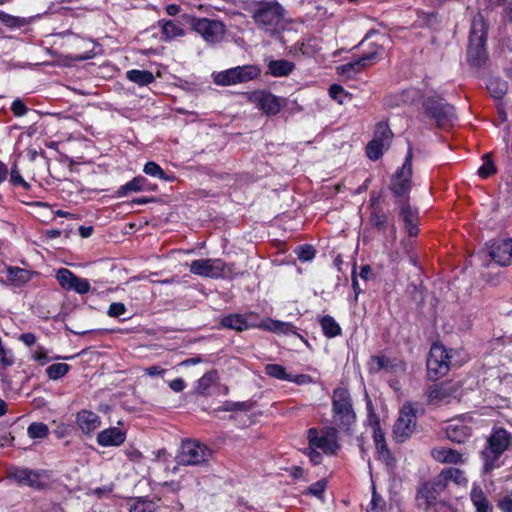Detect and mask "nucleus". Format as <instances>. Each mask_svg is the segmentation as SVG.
<instances>
[{"instance_id": "nucleus-36", "label": "nucleus", "mask_w": 512, "mask_h": 512, "mask_svg": "<svg viewBox=\"0 0 512 512\" xmlns=\"http://www.w3.org/2000/svg\"><path fill=\"white\" fill-rule=\"evenodd\" d=\"M126 76L131 82H134L139 86L151 84L155 80L152 72L148 70L132 69L127 71Z\"/></svg>"}, {"instance_id": "nucleus-11", "label": "nucleus", "mask_w": 512, "mask_h": 512, "mask_svg": "<svg viewBox=\"0 0 512 512\" xmlns=\"http://www.w3.org/2000/svg\"><path fill=\"white\" fill-rule=\"evenodd\" d=\"M191 28L210 45H216L223 41L226 34V25L217 19L206 17H193Z\"/></svg>"}, {"instance_id": "nucleus-51", "label": "nucleus", "mask_w": 512, "mask_h": 512, "mask_svg": "<svg viewBox=\"0 0 512 512\" xmlns=\"http://www.w3.org/2000/svg\"><path fill=\"white\" fill-rule=\"evenodd\" d=\"M304 454L309 458V461L314 465H319L323 461V453L310 445L304 450Z\"/></svg>"}, {"instance_id": "nucleus-50", "label": "nucleus", "mask_w": 512, "mask_h": 512, "mask_svg": "<svg viewBox=\"0 0 512 512\" xmlns=\"http://www.w3.org/2000/svg\"><path fill=\"white\" fill-rule=\"evenodd\" d=\"M90 283L85 278L75 277L70 290L77 292L78 294H86L90 291Z\"/></svg>"}, {"instance_id": "nucleus-3", "label": "nucleus", "mask_w": 512, "mask_h": 512, "mask_svg": "<svg viewBox=\"0 0 512 512\" xmlns=\"http://www.w3.org/2000/svg\"><path fill=\"white\" fill-rule=\"evenodd\" d=\"M361 45L365 47L362 55L357 59L338 66V74L351 77L352 75L361 72L366 67L374 65L383 58L385 48L383 47V44L379 43V41H363Z\"/></svg>"}, {"instance_id": "nucleus-33", "label": "nucleus", "mask_w": 512, "mask_h": 512, "mask_svg": "<svg viewBox=\"0 0 512 512\" xmlns=\"http://www.w3.org/2000/svg\"><path fill=\"white\" fill-rule=\"evenodd\" d=\"M319 324L321 326L324 336L327 338H335L342 334V328L336 322V320L330 315L322 316L319 319Z\"/></svg>"}, {"instance_id": "nucleus-61", "label": "nucleus", "mask_w": 512, "mask_h": 512, "mask_svg": "<svg viewBox=\"0 0 512 512\" xmlns=\"http://www.w3.org/2000/svg\"><path fill=\"white\" fill-rule=\"evenodd\" d=\"M125 455L130 461L136 463L140 462L143 459L142 453L134 447H130L127 450H125Z\"/></svg>"}, {"instance_id": "nucleus-55", "label": "nucleus", "mask_w": 512, "mask_h": 512, "mask_svg": "<svg viewBox=\"0 0 512 512\" xmlns=\"http://www.w3.org/2000/svg\"><path fill=\"white\" fill-rule=\"evenodd\" d=\"M127 311V308L124 303L121 302H113L110 304L107 315L111 318H118L121 315H124Z\"/></svg>"}, {"instance_id": "nucleus-44", "label": "nucleus", "mask_w": 512, "mask_h": 512, "mask_svg": "<svg viewBox=\"0 0 512 512\" xmlns=\"http://www.w3.org/2000/svg\"><path fill=\"white\" fill-rule=\"evenodd\" d=\"M70 370V366L66 363H55L47 367L46 374L51 380H58L65 376Z\"/></svg>"}, {"instance_id": "nucleus-21", "label": "nucleus", "mask_w": 512, "mask_h": 512, "mask_svg": "<svg viewBox=\"0 0 512 512\" xmlns=\"http://www.w3.org/2000/svg\"><path fill=\"white\" fill-rule=\"evenodd\" d=\"M76 423L84 434L90 435L101 426V418L93 411L82 409L76 414Z\"/></svg>"}, {"instance_id": "nucleus-22", "label": "nucleus", "mask_w": 512, "mask_h": 512, "mask_svg": "<svg viewBox=\"0 0 512 512\" xmlns=\"http://www.w3.org/2000/svg\"><path fill=\"white\" fill-rule=\"evenodd\" d=\"M126 440V431L118 427H110L100 431L97 443L102 447L120 446Z\"/></svg>"}, {"instance_id": "nucleus-48", "label": "nucleus", "mask_w": 512, "mask_h": 512, "mask_svg": "<svg viewBox=\"0 0 512 512\" xmlns=\"http://www.w3.org/2000/svg\"><path fill=\"white\" fill-rule=\"evenodd\" d=\"M386 501L376 493V491H373L372 499L370 502V506L368 509V512H386Z\"/></svg>"}, {"instance_id": "nucleus-28", "label": "nucleus", "mask_w": 512, "mask_h": 512, "mask_svg": "<svg viewBox=\"0 0 512 512\" xmlns=\"http://www.w3.org/2000/svg\"><path fill=\"white\" fill-rule=\"evenodd\" d=\"M470 500L476 512H492L493 506L480 486L474 485L470 492Z\"/></svg>"}, {"instance_id": "nucleus-4", "label": "nucleus", "mask_w": 512, "mask_h": 512, "mask_svg": "<svg viewBox=\"0 0 512 512\" xmlns=\"http://www.w3.org/2000/svg\"><path fill=\"white\" fill-rule=\"evenodd\" d=\"M511 440L512 436L506 429H493L487 440V446L482 451L485 472H490L497 467L500 456L508 449Z\"/></svg>"}, {"instance_id": "nucleus-56", "label": "nucleus", "mask_w": 512, "mask_h": 512, "mask_svg": "<svg viewBox=\"0 0 512 512\" xmlns=\"http://www.w3.org/2000/svg\"><path fill=\"white\" fill-rule=\"evenodd\" d=\"M130 512H154V503L146 500H138L131 506Z\"/></svg>"}, {"instance_id": "nucleus-27", "label": "nucleus", "mask_w": 512, "mask_h": 512, "mask_svg": "<svg viewBox=\"0 0 512 512\" xmlns=\"http://www.w3.org/2000/svg\"><path fill=\"white\" fill-rule=\"evenodd\" d=\"M5 272L7 280L10 282V284L17 287L28 283L33 276V272L30 270L16 266H8Z\"/></svg>"}, {"instance_id": "nucleus-31", "label": "nucleus", "mask_w": 512, "mask_h": 512, "mask_svg": "<svg viewBox=\"0 0 512 512\" xmlns=\"http://www.w3.org/2000/svg\"><path fill=\"white\" fill-rule=\"evenodd\" d=\"M148 181L143 176H136L117 190L118 197H124L130 192H140L148 190Z\"/></svg>"}, {"instance_id": "nucleus-37", "label": "nucleus", "mask_w": 512, "mask_h": 512, "mask_svg": "<svg viewBox=\"0 0 512 512\" xmlns=\"http://www.w3.org/2000/svg\"><path fill=\"white\" fill-rule=\"evenodd\" d=\"M373 428H374L373 439H374L378 453L384 458H389L390 452H389L388 446L385 441L384 432L381 430L378 420L375 421Z\"/></svg>"}, {"instance_id": "nucleus-34", "label": "nucleus", "mask_w": 512, "mask_h": 512, "mask_svg": "<svg viewBox=\"0 0 512 512\" xmlns=\"http://www.w3.org/2000/svg\"><path fill=\"white\" fill-rule=\"evenodd\" d=\"M236 70L239 84L257 79L261 76V68L255 64L237 66Z\"/></svg>"}, {"instance_id": "nucleus-38", "label": "nucleus", "mask_w": 512, "mask_h": 512, "mask_svg": "<svg viewBox=\"0 0 512 512\" xmlns=\"http://www.w3.org/2000/svg\"><path fill=\"white\" fill-rule=\"evenodd\" d=\"M490 95L495 99H501L508 90V83L499 78H492L487 83Z\"/></svg>"}, {"instance_id": "nucleus-13", "label": "nucleus", "mask_w": 512, "mask_h": 512, "mask_svg": "<svg viewBox=\"0 0 512 512\" xmlns=\"http://www.w3.org/2000/svg\"><path fill=\"white\" fill-rule=\"evenodd\" d=\"M412 148H408L403 165L392 175L390 189L396 197H408L412 187Z\"/></svg>"}, {"instance_id": "nucleus-54", "label": "nucleus", "mask_w": 512, "mask_h": 512, "mask_svg": "<svg viewBox=\"0 0 512 512\" xmlns=\"http://www.w3.org/2000/svg\"><path fill=\"white\" fill-rule=\"evenodd\" d=\"M296 253L301 261H310L315 257V249L311 245L298 247Z\"/></svg>"}, {"instance_id": "nucleus-7", "label": "nucleus", "mask_w": 512, "mask_h": 512, "mask_svg": "<svg viewBox=\"0 0 512 512\" xmlns=\"http://www.w3.org/2000/svg\"><path fill=\"white\" fill-rule=\"evenodd\" d=\"M452 358L453 350H447L439 342L433 343L430 347L426 363L429 379L437 380L445 376L452 365Z\"/></svg>"}, {"instance_id": "nucleus-26", "label": "nucleus", "mask_w": 512, "mask_h": 512, "mask_svg": "<svg viewBox=\"0 0 512 512\" xmlns=\"http://www.w3.org/2000/svg\"><path fill=\"white\" fill-rule=\"evenodd\" d=\"M267 68V74L273 77H287L295 69V64L286 59L270 60Z\"/></svg>"}, {"instance_id": "nucleus-16", "label": "nucleus", "mask_w": 512, "mask_h": 512, "mask_svg": "<svg viewBox=\"0 0 512 512\" xmlns=\"http://www.w3.org/2000/svg\"><path fill=\"white\" fill-rule=\"evenodd\" d=\"M225 268L226 263L219 258L197 259L189 265L192 274L216 279L223 277Z\"/></svg>"}, {"instance_id": "nucleus-40", "label": "nucleus", "mask_w": 512, "mask_h": 512, "mask_svg": "<svg viewBox=\"0 0 512 512\" xmlns=\"http://www.w3.org/2000/svg\"><path fill=\"white\" fill-rule=\"evenodd\" d=\"M143 172L151 177H156L165 181H173L174 176H168L164 170L154 161H148L143 168Z\"/></svg>"}, {"instance_id": "nucleus-30", "label": "nucleus", "mask_w": 512, "mask_h": 512, "mask_svg": "<svg viewBox=\"0 0 512 512\" xmlns=\"http://www.w3.org/2000/svg\"><path fill=\"white\" fill-rule=\"evenodd\" d=\"M438 475L445 483L446 488L449 482H454L457 485H466L468 482L464 471L455 467L445 468Z\"/></svg>"}, {"instance_id": "nucleus-15", "label": "nucleus", "mask_w": 512, "mask_h": 512, "mask_svg": "<svg viewBox=\"0 0 512 512\" xmlns=\"http://www.w3.org/2000/svg\"><path fill=\"white\" fill-rule=\"evenodd\" d=\"M392 138L393 133L388 124L378 123L373 139L366 146L367 157L373 161L380 159L383 152L389 148Z\"/></svg>"}, {"instance_id": "nucleus-2", "label": "nucleus", "mask_w": 512, "mask_h": 512, "mask_svg": "<svg viewBox=\"0 0 512 512\" xmlns=\"http://www.w3.org/2000/svg\"><path fill=\"white\" fill-rule=\"evenodd\" d=\"M332 419L338 430L351 434L356 422V413L350 392L345 387H337L332 394Z\"/></svg>"}, {"instance_id": "nucleus-6", "label": "nucleus", "mask_w": 512, "mask_h": 512, "mask_svg": "<svg viewBox=\"0 0 512 512\" xmlns=\"http://www.w3.org/2000/svg\"><path fill=\"white\" fill-rule=\"evenodd\" d=\"M339 431L334 426H325L321 430L311 427L307 430L308 445L319 449L325 455H336L340 450Z\"/></svg>"}, {"instance_id": "nucleus-42", "label": "nucleus", "mask_w": 512, "mask_h": 512, "mask_svg": "<svg viewBox=\"0 0 512 512\" xmlns=\"http://www.w3.org/2000/svg\"><path fill=\"white\" fill-rule=\"evenodd\" d=\"M264 327L274 333L288 334L294 332V325L288 322H282L279 320H269Z\"/></svg>"}, {"instance_id": "nucleus-23", "label": "nucleus", "mask_w": 512, "mask_h": 512, "mask_svg": "<svg viewBox=\"0 0 512 512\" xmlns=\"http://www.w3.org/2000/svg\"><path fill=\"white\" fill-rule=\"evenodd\" d=\"M431 456L439 463L462 464L465 462V459L461 453L446 447H438L432 449Z\"/></svg>"}, {"instance_id": "nucleus-25", "label": "nucleus", "mask_w": 512, "mask_h": 512, "mask_svg": "<svg viewBox=\"0 0 512 512\" xmlns=\"http://www.w3.org/2000/svg\"><path fill=\"white\" fill-rule=\"evenodd\" d=\"M421 98L420 90L416 88H407L400 94L390 96L387 98V104L389 106H400L401 104H414Z\"/></svg>"}, {"instance_id": "nucleus-19", "label": "nucleus", "mask_w": 512, "mask_h": 512, "mask_svg": "<svg viewBox=\"0 0 512 512\" xmlns=\"http://www.w3.org/2000/svg\"><path fill=\"white\" fill-rule=\"evenodd\" d=\"M400 216L403 219L405 230L410 237H416L419 233L418 211L411 207L408 200L399 201Z\"/></svg>"}, {"instance_id": "nucleus-12", "label": "nucleus", "mask_w": 512, "mask_h": 512, "mask_svg": "<svg viewBox=\"0 0 512 512\" xmlns=\"http://www.w3.org/2000/svg\"><path fill=\"white\" fill-rule=\"evenodd\" d=\"M423 107L427 116L433 118L440 128L451 125L455 119L454 107L439 96L428 97Z\"/></svg>"}, {"instance_id": "nucleus-17", "label": "nucleus", "mask_w": 512, "mask_h": 512, "mask_svg": "<svg viewBox=\"0 0 512 512\" xmlns=\"http://www.w3.org/2000/svg\"><path fill=\"white\" fill-rule=\"evenodd\" d=\"M248 100L269 116L278 114L281 109L279 97L268 91H253L249 94Z\"/></svg>"}, {"instance_id": "nucleus-5", "label": "nucleus", "mask_w": 512, "mask_h": 512, "mask_svg": "<svg viewBox=\"0 0 512 512\" xmlns=\"http://www.w3.org/2000/svg\"><path fill=\"white\" fill-rule=\"evenodd\" d=\"M213 458V451L196 440H184L176 456L181 466H207Z\"/></svg>"}, {"instance_id": "nucleus-41", "label": "nucleus", "mask_w": 512, "mask_h": 512, "mask_svg": "<svg viewBox=\"0 0 512 512\" xmlns=\"http://www.w3.org/2000/svg\"><path fill=\"white\" fill-rule=\"evenodd\" d=\"M264 370L268 376L278 380L288 381L292 379V375L288 374L285 367L280 364H267Z\"/></svg>"}, {"instance_id": "nucleus-58", "label": "nucleus", "mask_w": 512, "mask_h": 512, "mask_svg": "<svg viewBox=\"0 0 512 512\" xmlns=\"http://www.w3.org/2000/svg\"><path fill=\"white\" fill-rule=\"evenodd\" d=\"M11 111L14 116L22 117L28 112V108L21 99H15L11 104Z\"/></svg>"}, {"instance_id": "nucleus-64", "label": "nucleus", "mask_w": 512, "mask_h": 512, "mask_svg": "<svg viewBox=\"0 0 512 512\" xmlns=\"http://www.w3.org/2000/svg\"><path fill=\"white\" fill-rule=\"evenodd\" d=\"M289 382H294L298 385H304V384H309V383H312V377L310 375H307V374H299V375H296V376H292V379L288 380Z\"/></svg>"}, {"instance_id": "nucleus-32", "label": "nucleus", "mask_w": 512, "mask_h": 512, "mask_svg": "<svg viewBox=\"0 0 512 512\" xmlns=\"http://www.w3.org/2000/svg\"><path fill=\"white\" fill-rule=\"evenodd\" d=\"M368 369L372 373H378L381 370L394 371L395 364L385 355H374L368 362Z\"/></svg>"}, {"instance_id": "nucleus-57", "label": "nucleus", "mask_w": 512, "mask_h": 512, "mask_svg": "<svg viewBox=\"0 0 512 512\" xmlns=\"http://www.w3.org/2000/svg\"><path fill=\"white\" fill-rule=\"evenodd\" d=\"M371 219L373 225L378 230H385L387 226V216L384 213H381L380 211H374L371 215Z\"/></svg>"}, {"instance_id": "nucleus-45", "label": "nucleus", "mask_w": 512, "mask_h": 512, "mask_svg": "<svg viewBox=\"0 0 512 512\" xmlns=\"http://www.w3.org/2000/svg\"><path fill=\"white\" fill-rule=\"evenodd\" d=\"M76 275L66 268L57 271L56 279L63 289L70 290Z\"/></svg>"}, {"instance_id": "nucleus-60", "label": "nucleus", "mask_w": 512, "mask_h": 512, "mask_svg": "<svg viewBox=\"0 0 512 512\" xmlns=\"http://www.w3.org/2000/svg\"><path fill=\"white\" fill-rule=\"evenodd\" d=\"M498 507L502 512H512V491L499 501Z\"/></svg>"}, {"instance_id": "nucleus-62", "label": "nucleus", "mask_w": 512, "mask_h": 512, "mask_svg": "<svg viewBox=\"0 0 512 512\" xmlns=\"http://www.w3.org/2000/svg\"><path fill=\"white\" fill-rule=\"evenodd\" d=\"M18 340L21 341L26 346L31 347L36 343L37 337L34 333L27 332V333H22L18 337Z\"/></svg>"}, {"instance_id": "nucleus-20", "label": "nucleus", "mask_w": 512, "mask_h": 512, "mask_svg": "<svg viewBox=\"0 0 512 512\" xmlns=\"http://www.w3.org/2000/svg\"><path fill=\"white\" fill-rule=\"evenodd\" d=\"M489 255L501 266L510 265L512 262V239L494 243L490 248Z\"/></svg>"}, {"instance_id": "nucleus-39", "label": "nucleus", "mask_w": 512, "mask_h": 512, "mask_svg": "<svg viewBox=\"0 0 512 512\" xmlns=\"http://www.w3.org/2000/svg\"><path fill=\"white\" fill-rule=\"evenodd\" d=\"M161 28L163 35L169 39L182 37L185 34V31L181 25L173 20L164 21Z\"/></svg>"}, {"instance_id": "nucleus-29", "label": "nucleus", "mask_w": 512, "mask_h": 512, "mask_svg": "<svg viewBox=\"0 0 512 512\" xmlns=\"http://www.w3.org/2000/svg\"><path fill=\"white\" fill-rule=\"evenodd\" d=\"M218 372L214 369L206 372L198 381L196 385V392L200 395L207 396L210 394V388L218 383Z\"/></svg>"}, {"instance_id": "nucleus-63", "label": "nucleus", "mask_w": 512, "mask_h": 512, "mask_svg": "<svg viewBox=\"0 0 512 512\" xmlns=\"http://www.w3.org/2000/svg\"><path fill=\"white\" fill-rule=\"evenodd\" d=\"M251 408V404L248 402H234L229 404L224 410L225 411H234V410H242L247 411Z\"/></svg>"}, {"instance_id": "nucleus-59", "label": "nucleus", "mask_w": 512, "mask_h": 512, "mask_svg": "<svg viewBox=\"0 0 512 512\" xmlns=\"http://www.w3.org/2000/svg\"><path fill=\"white\" fill-rule=\"evenodd\" d=\"M32 359L38 362L40 365L46 364L49 359L47 356V352L43 347H38L33 353H32Z\"/></svg>"}, {"instance_id": "nucleus-43", "label": "nucleus", "mask_w": 512, "mask_h": 512, "mask_svg": "<svg viewBox=\"0 0 512 512\" xmlns=\"http://www.w3.org/2000/svg\"><path fill=\"white\" fill-rule=\"evenodd\" d=\"M48 433V426L42 422H33L27 428V434L32 439H44Z\"/></svg>"}, {"instance_id": "nucleus-18", "label": "nucleus", "mask_w": 512, "mask_h": 512, "mask_svg": "<svg viewBox=\"0 0 512 512\" xmlns=\"http://www.w3.org/2000/svg\"><path fill=\"white\" fill-rule=\"evenodd\" d=\"M457 390L458 387L451 382L434 384L428 390V402L430 404L448 403Z\"/></svg>"}, {"instance_id": "nucleus-24", "label": "nucleus", "mask_w": 512, "mask_h": 512, "mask_svg": "<svg viewBox=\"0 0 512 512\" xmlns=\"http://www.w3.org/2000/svg\"><path fill=\"white\" fill-rule=\"evenodd\" d=\"M221 328L235 330L242 332L248 330L251 325L248 322L247 316L243 314L233 313L224 316L219 323Z\"/></svg>"}, {"instance_id": "nucleus-53", "label": "nucleus", "mask_w": 512, "mask_h": 512, "mask_svg": "<svg viewBox=\"0 0 512 512\" xmlns=\"http://www.w3.org/2000/svg\"><path fill=\"white\" fill-rule=\"evenodd\" d=\"M329 95L332 99L338 101L340 104H342L345 98L348 97V94L345 92L344 88L338 84H333L330 86Z\"/></svg>"}, {"instance_id": "nucleus-14", "label": "nucleus", "mask_w": 512, "mask_h": 512, "mask_svg": "<svg viewBox=\"0 0 512 512\" xmlns=\"http://www.w3.org/2000/svg\"><path fill=\"white\" fill-rule=\"evenodd\" d=\"M416 427V411L411 403H406L400 410L399 417L393 426V435L397 442L402 443L411 437Z\"/></svg>"}, {"instance_id": "nucleus-49", "label": "nucleus", "mask_w": 512, "mask_h": 512, "mask_svg": "<svg viewBox=\"0 0 512 512\" xmlns=\"http://www.w3.org/2000/svg\"><path fill=\"white\" fill-rule=\"evenodd\" d=\"M10 182L14 185V186H21L23 187L25 190H29L31 188V185L26 182L24 180V178L22 177V175L20 174V171L18 170L17 166L14 165L12 168H11V172H10Z\"/></svg>"}, {"instance_id": "nucleus-47", "label": "nucleus", "mask_w": 512, "mask_h": 512, "mask_svg": "<svg viewBox=\"0 0 512 512\" xmlns=\"http://www.w3.org/2000/svg\"><path fill=\"white\" fill-rule=\"evenodd\" d=\"M326 487H327V482H326V480L322 479V480H319V481L311 484L307 488V490L305 491L304 494L312 495V496H315V497L321 499V498H323Z\"/></svg>"}, {"instance_id": "nucleus-1", "label": "nucleus", "mask_w": 512, "mask_h": 512, "mask_svg": "<svg viewBox=\"0 0 512 512\" xmlns=\"http://www.w3.org/2000/svg\"><path fill=\"white\" fill-rule=\"evenodd\" d=\"M248 11L256 27L270 37L281 34L290 23L287 10L275 0L253 1Z\"/></svg>"}, {"instance_id": "nucleus-35", "label": "nucleus", "mask_w": 512, "mask_h": 512, "mask_svg": "<svg viewBox=\"0 0 512 512\" xmlns=\"http://www.w3.org/2000/svg\"><path fill=\"white\" fill-rule=\"evenodd\" d=\"M213 81L219 86L239 84L236 67L213 74Z\"/></svg>"}, {"instance_id": "nucleus-52", "label": "nucleus", "mask_w": 512, "mask_h": 512, "mask_svg": "<svg viewBox=\"0 0 512 512\" xmlns=\"http://www.w3.org/2000/svg\"><path fill=\"white\" fill-rule=\"evenodd\" d=\"M81 43L85 47H87L88 49H86L82 53H76L73 56V59L78 60V61H82V60H87V59L92 58L94 56V45H93V42L90 41V40H82Z\"/></svg>"}, {"instance_id": "nucleus-8", "label": "nucleus", "mask_w": 512, "mask_h": 512, "mask_svg": "<svg viewBox=\"0 0 512 512\" xmlns=\"http://www.w3.org/2000/svg\"><path fill=\"white\" fill-rule=\"evenodd\" d=\"M486 30L482 18L474 19L469 37L467 51L468 61L471 65L479 67L487 59Z\"/></svg>"}, {"instance_id": "nucleus-9", "label": "nucleus", "mask_w": 512, "mask_h": 512, "mask_svg": "<svg viewBox=\"0 0 512 512\" xmlns=\"http://www.w3.org/2000/svg\"><path fill=\"white\" fill-rule=\"evenodd\" d=\"M8 479L20 486H28L41 491L48 486L49 474L45 470H33L27 467H11L7 471Z\"/></svg>"}, {"instance_id": "nucleus-10", "label": "nucleus", "mask_w": 512, "mask_h": 512, "mask_svg": "<svg viewBox=\"0 0 512 512\" xmlns=\"http://www.w3.org/2000/svg\"><path fill=\"white\" fill-rule=\"evenodd\" d=\"M446 489V485L439 475L422 481L417 487L415 496L417 507L423 510H428L431 506L439 502L441 494Z\"/></svg>"}, {"instance_id": "nucleus-46", "label": "nucleus", "mask_w": 512, "mask_h": 512, "mask_svg": "<svg viewBox=\"0 0 512 512\" xmlns=\"http://www.w3.org/2000/svg\"><path fill=\"white\" fill-rule=\"evenodd\" d=\"M495 173H496V168H495L493 161L491 160L489 154H485L483 156V163L478 169V175L481 178L486 179Z\"/></svg>"}]
</instances>
